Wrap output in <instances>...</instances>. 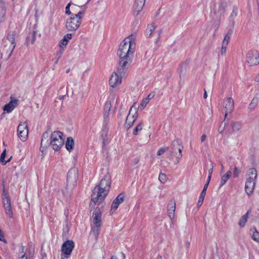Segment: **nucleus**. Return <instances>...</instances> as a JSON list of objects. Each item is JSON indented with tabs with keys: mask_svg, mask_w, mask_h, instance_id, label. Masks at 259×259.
<instances>
[{
	"mask_svg": "<svg viewBox=\"0 0 259 259\" xmlns=\"http://www.w3.org/2000/svg\"><path fill=\"white\" fill-rule=\"evenodd\" d=\"M136 47L134 35L128 36L121 42L117 51L120 67L126 68L130 65L134 57Z\"/></svg>",
	"mask_w": 259,
	"mask_h": 259,
	"instance_id": "f257e3e1",
	"label": "nucleus"
},
{
	"mask_svg": "<svg viewBox=\"0 0 259 259\" xmlns=\"http://www.w3.org/2000/svg\"><path fill=\"white\" fill-rule=\"evenodd\" d=\"M153 97V96H152L151 94H149L147 97L146 98V99H148V101H149L150 99H151Z\"/></svg>",
	"mask_w": 259,
	"mask_h": 259,
	"instance_id": "603ef678",
	"label": "nucleus"
},
{
	"mask_svg": "<svg viewBox=\"0 0 259 259\" xmlns=\"http://www.w3.org/2000/svg\"><path fill=\"white\" fill-rule=\"evenodd\" d=\"M111 107V103L110 101H107L105 104L104 110L107 111H110Z\"/></svg>",
	"mask_w": 259,
	"mask_h": 259,
	"instance_id": "4c0bfd02",
	"label": "nucleus"
},
{
	"mask_svg": "<svg viewBox=\"0 0 259 259\" xmlns=\"http://www.w3.org/2000/svg\"><path fill=\"white\" fill-rule=\"evenodd\" d=\"M241 128V124L239 122H234L232 124V128L234 131H238Z\"/></svg>",
	"mask_w": 259,
	"mask_h": 259,
	"instance_id": "f704fd0d",
	"label": "nucleus"
},
{
	"mask_svg": "<svg viewBox=\"0 0 259 259\" xmlns=\"http://www.w3.org/2000/svg\"><path fill=\"white\" fill-rule=\"evenodd\" d=\"M111 259H118L115 256H112Z\"/></svg>",
	"mask_w": 259,
	"mask_h": 259,
	"instance_id": "13d9d810",
	"label": "nucleus"
},
{
	"mask_svg": "<svg viewBox=\"0 0 259 259\" xmlns=\"http://www.w3.org/2000/svg\"><path fill=\"white\" fill-rule=\"evenodd\" d=\"M21 250H22V252H24V246H22V247H21Z\"/></svg>",
	"mask_w": 259,
	"mask_h": 259,
	"instance_id": "bf43d9fd",
	"label": "nucleus"
},
{
	"mask_svg": "<svg viewBox=\"0 0 259 259\" xmlns=\"http://www.w3.org/2000/svg\"><path fill=\"white\" fill-rule=\"evenodd\" d=\"M3 204L6 213L11 218L13 217V212L11 208L10 198L7 193L3 195Z\"/></svg>",
	"mask_w": 259,
	"mask_h": 259,
	"instance_id": "ddd939ff",
	"label": "nucleus"
},
{
	"mask_svg": "<svg viewBox=\"0 0 259 259\" xmlns=\"http://www.w3.org/2000/svg\"><path fill=\"white\" fill-rule=\"evenodd\" d=\"M0 241L6 242V241L4 238V234L2 231L0 230Z\"/></svg>",
	"mask_w": 259,
	"mask_h": 259,
	"instance_id": "de8ad7c7",
	"label": "nucleus"
},
{
	"mask_svg": "<svg viewBox=\"0 0 259 259\" xmlns=\"http://www.w3.org/2000/svg\"><path fill=\"white\" fill-rule=\"evenodd\" d=\"M110 176L106 171L99 185L95 187L92 194L91 201L95 204H99L104 200L110 188Z\"/></svg>",
	"mask_w": 259,
	"mask_h": 259,
	"instance_id": "f03ea898",
	"label": "nucleus"
},
{
	"mask_svg": "<svg viewBox=\"0 0 259 259\" xmlns=\"http://www.w3.org/2000/svg\"><path fill=\"white\" fill-rule=\"evenodd\" d=\"M148 99L144 98L142 100L139 108L141 109H143L149 103Z\"/></svg>",
	"mask_w": 259,
	"mask_h": 259,
	"instance_id": "c9c22d12",
	"label": "nucleus"
},
{
	"mask_svg": "<svg viewBox=\"0 0 259 259\" xmlns=\"http://www.w3.org/2000/svg\"><path fill=\"white\" fill-rule=\"evenodd\" d=\"M74 247V244L72 240H67L64 242L61 247V251L64 255L68 258Z\"/></svg>",
	"mask_w": 259,
	"mask_h": 259,
	"instance_id": "9b49d317",
	"label": "nucleus"
},
{
	"mask_svg": "<svg viewBox=\"0 0 259 259\" xmlns=\"http://www.w3.org/2000/svg\"><path fill=\"white\" fill-rule=\"evenodd\" d=\"M250 236L251 238L255 242L259 243V232L256 230L255 227H252L250 229Z\"/></svg>",
	"mask_w": 259,
	"mask_h": 259,
	"instance_id": "5701e85b",
	"label": "nucleus"
},
{
	"mask_svg": "<svg viewBox=\"0 0 259 259\" xmlns=\"http://www.w3.org/2000/svg\"><path fill=\"white\" fill-rule=\"evenodd\" d=\"M73 146L74 141L73 139L71 137L68 138L65 145L66 149L70 151L71 149H72Z\"/></svg>",
	"mask_w": 259,
	"mask_h": 259,
	"instance_id": "c85d7f7f",
	"label": "nucleus"
},
{
	"mask_svg": "<svg viewBox=\"0 0 259 259\" xmlns=\"http://www.w3.org/2000/svg\"><path fill=\"white\" fill-rule=\"evenodd\" d=\"M138 109L134 105L131 108L129 113L127 115L124 126L127 129H129L134 124L135 121L138 117Z\"/></svg>",
	"mask_w": 259,
	"mask_h": 259,
	"instance_id": "1a4fd4ad",
	"label": "nucleus"
},
{
	"mask_svg": "<svg viewBox=\"0 0 259 259\" xmlns=\"http://www.w3.org/2000/svg\"><path fill=\"white\" fill-rule=\"evenodd\" d=\"M246 63L249 66H254L259 64V52L256 50L248 51L246 55Z\"/></svg>",
	"mask_w": 259,
	"mask_h": 259,
	"instance_id": "6e6552de",
	"label": "nucleus"
},
{
	"mask_svg": "<svg viewBox=\"0 0 259 259\" xmlns=\"http://www.w3.org/2000/svg\"><path fill=\"white\" fill-rule=\"evenodd\" d=\"M143 123L142 122L139 123L134 128L133 131V134L134 135H138L139 133L143 130Z\"/></svg>",
	"mask_w": 259,
	"mask_h": 259,
	"instance_id": "2f4dec72",
	"label": "nucleus"
},
{
	"mask_svg": "<svg viewBox=\"0 0 259 259\" xmlns=\"http://www.w3.org/2000/svg\"><path fill=\"white\" fill-rule=\"evenodd\" d=\"M179 154H182V149L181 148H179Z\"/></svg>",
	"mask_w": 259,
	"mask_h": 259,
	"instance_id": "4d7b16f0",
	"label": "nucleus"
},
{
	"mask_svg": "<svg viewBox=\"0 0 259 259\" xmlns=\"http://www.w3.org/2000/svg\"><path fill=\"white\" fill-rule=\"evenodd\" d=\"M225 126H226L225 123H224L223 122H222L218 128V132L220 133H222L225 128Z\"/></svg>",
	"mask_w": 259,
	"mask_h": 259,
	"instance_id": "58836bf2",
	"label": "nucleus"
},
{
	"mask_svg": "<svg viewBox=\"0 0 259 259\" xmlns=\"http://www.w3.org/2000/svg\"><path fill=\"white\" fill-rule=\"evenodd\" d=\"M89 1H90V0H88V2H89Z\"/></svg>",
	"mask_w": 259,
	"mask_h": 259,
	"instance_id": "052dcab7",
	"label": "nucleus"
},
{
	"mask_svg": "<svg viewBox=\"0 0 259 259\" xmlns=\"http://www.w3.org/2000/svg\"><path fill=\"white\" fill-rule=\"evenodd\" d=\"M84 8V7L83 6L80 7L75 5H73L72 6L71 9L73 13H74L73 14H77L79 11H81L83 12L82 9H83Z\"/></svg>",
	"mask_w": 259,
	"mask_h": 259,
	"instance_id": "473e14b6",
	"label": "nucleus"
},
{
	"mask_svg": "<svg viewBox=\"0 0 259 259\" xmlns=\"http://www.w3.org/2000/svg\"><path fill=\"white\" fill-rule=\"evenodd\" d=\"M259 102V98L257 96H255L252 99L250 103L248 106V109L250 111L254 110L255 107L257 106Z\"/></svg>",
	"mask_w": 259,
	"mask_h": 259,
	"instance_id": "b1692460",
	"label": "nucleus"
},
{
	"mask_svg": "<svg viewBox=\"0 0 259 259\" xmlns=\"http://www.w3.org/2000/svg\"><path fill=\"white\" fill-rule=\"evenodd\" d=\"M34 252V247L32 245L29 246V253L27 254V252L25 251L23 254L21 255L20 259H28L32 257L33 253Z\"/></svg>",
	"mask_w": 259,
	"mask_h": 259,
	"instance_id": "a878e982",
	"label": "nucleus"
},
{
	"mask_svg": "<svg viewBox=\"0 0 259 259\" xmlns=\"http://www.w3.org/2000/svg\"><path fill=\"white\" fill-rule=\"evenodd\" d=\"M207 97V93H206V91L205 90H204V94H203V97L204 99H206Z\"/></svg>",
	"mask_w": 259,
	"mask_h": 259,
	"instance_id": "864d4df0",
	"label": "nucleus"
},
{
	"mask_svg": "<svg viewBox=\"0 0 259 259\" xmlns=\"http://www.w3.org/2000/svg\"><path fill=\"white\" fill-rule=\"evenodd\" d=\"M89 1H90V0H88V2H89Z\"/></svg>",
	"mask_w": 259,
	"mask_h": 259,
	"instance_id": "680f3d73",
	"label": "nucleus"
},
{
	"mask_svg": "<svg viewBox=\"0 0 259 259\" xmlns=\"http://www.w3.org/2000/svg\"><path fill=\"white\" fill-rule=\"evenodd\" d=\"M6 156V149H5L3 153L1 154V157H0V161L2 163V164L3 165H5L6 164V163L9 161H11V159L12 158V156L10 157L8 160H5V157Z\"/></svg>",
	"mask_w": 259,
	"mask_h": 259,
	"instance_id": "c756f323",
	"label": "nucleus"
},
{
	"mask_svg": "<svg viewBox=\"0 0 259 259\" xmlns=\"http://www.w3.org/2000/svg\"><path fill=\"white\" fill-rule=\"evenodd\" d=\"M155 28L156 26L153 24L148 25L145 31L146 36L150 37L155 30Z\"/></svg>",
	"mask_w": 259,
	"mask_h": 259,
	"instance_id": "cd10ccee",
	"label": "nucleus"
},
{
	"mask_svg": "<svg viewBox=\"0 0 259 259\" xmlns=\"http://www.w3.org/2000/svg\"><path fill=\"white\" fill-rule=\"evenodd\" d=\"M239 174H240L239 170L238 169L237 167H235L234 168V172H233L234 177L235 178H237L239 176Z\"/></svg>",
	"mask_w": 259,
	"mask_h": 259,
	"instance_id": "c03bdc74",
	"label": "nucleus"
},
{
	"mask_svg": "<svg viewBox=\"0 0 259 259\" xmlns=\"http://www.w3.org/2000/svg\"><path fill=\"white\" fill-rule=\"evenodd\" d=\"M15 35L16 34L14 32H10L8 34L6 40L5 42H7V44L16 47Z\"/></svg>",
	"mask_w": 259,
	"mask_h": 259,
	"instance_id": "4be33fe9",
	"label": "nucleus"
},
{
	"mask_svg": "<svg viewBox=\"0 0 259 259\" xmlns=\"http://www.w3.org/2000/svg\"><path fill=\"white\" fill-rule=\"evenodd\" d=\"M15 46L7 44V42H4L3 51L5 53L7 57V59H9L11 57L12 54L15 48Z\"/></svg>",
	"mask_w": 259,
	"mask_h": 259,
	"instance_id": "a211bd4d",
	"label": "nucleus"
},
{
	"mask_svg": "<svg viewBox=\"0 0 259 259\" xmlns=\"http://www.w3.org/2000/svg\"><path fill=\"white\" fill-rule=\"evenodd\" d=\"M224 106L225 110V118H226L228 113H231L234 109V101L231 98H228L224 102Z\"/></svg>",
	"mask_w": 259,
	"mask_h": 259,
	"instance_id": "4468645a",
	"label": "nucleus"
},
{
	"mask_svg": "<svg viewBox=\"0 0 259 259\" xmlns=\"http://www.w3.org/2000/svg\"><path fill=\"white\" fill-rule=\"evenodd\" d=\"M126 67H119L113 72L109 79V85L112 88H116L122 82V78L124 77L126 73Z\"/></svg>",
	"mask_w": 259,
	"mask_h": 259,
	"instance_id": "423d86ee",
	"label": "nucleus"
},
{
	"mask_svg": "<svg viewBox=\"0 0 259 259\" xmlns=\"http://www.w3.org/2000/svg\"><path fill=\"white\" fill-rule=\"evenodd\" d=\"M72 38V34L70 33H67L64 35L63 38L59 42L58 46L61 49V54H62L63 51L65 49L66 46L67 45L68 41Z\"/></svg>",
	"mask_w": 259,
	"mask_h": 259,
	"instance_id": "dca6fc26",
	"label": "nucleus"
},
{
	"mask_svg": "<svg viewBox=\"0 0 259 259\" xmlns=\"http://www.w3.org/2000/svg\"><path fill=\"white\" fill-rule=\"evenodd\" d=\"M257 176V171L254 168H250L247 171L245 189L249 195L252 193L254 189Z\"/></svg>",
	"mask_w": 259,
	"mask_h": 259,
	"instance_id": "39448f33",
	"label": "nucleus"
},
{
	"mask_svg": "<svg viewBox=\"0 0 259 259\" xmlns=\"http://www.w3.org/2000/svg\"><path fill=\"white\" fill-rule=\"evenodd\" d=\"M71 6V4L69 3L67 4V5L66 7L65 8V13L66 14L71 15V12L70 10V7Z\"/></svg>",
	"mask_w": 259,
	"mask_h": 259,
	"instance_id": "37998d69",
	"label": "nucleus"
},
{
	"mask_svg": "<svg viewBox=\"0 0 259 259\" xmlns=\"http://www.w3.org/2000/svg\"><path fill=\"white\" fill-rule=\"evenodd\" d=\"M124 200V196L122 194L118 195L116 198L113 200L111 206V210L115 211Z\"/></svg>",
	"mask_w": 259,
	"mask_h": 259,
	"instance_id": "f3484780",
	"label": "nucleus"
},
{
	"mask_svg": "<svg viewBox=\"0 0 259 259\" xmlns=\"http://www.w3.org/2000/svg\"><path fill=\"white\" fill-rule=\"evenodd\" d=\"M104 119H107L110 117V111H107L106 110H104Z\"/></svg>",
	"mask_w": 259,
	"mask_h": 259,
	"instance_id": "49530a36",
	"label": "nucleus"
},
{
	"mask_svg": "<svg viewBox=\"0 0 259 259\" xmlns=\"http://www.w3.org/2000/svg\"><path fill=\"white\" fill-rule=\"evenodd\" d=\"M159 180L161 183H165L166 181V176L163 173H160L159 176Z\"/></svg>",
	"mask_w": 259,
	"mask_h": 259,
	"instance_id": "e433bc0d",
	"label": "nucleus"
},
{
	"mask_svg": "<svg viewBox=\"0 0 259 259\" xmlns=\"http://www.w3.org/2000/svg\"><path fill=\"white\" fill-rule=\"evenodd\" d=\"M232 174V172L231 171H228L224 175H223L221 178V183L220 185V187H221L224 186L225 183L228 181L229 179L230 178Z\"/></svg>",
	"mask_w": 259,
	"mask_h": 259,
	"instance_id": "393cba45",
	"label": "nucleus"
},
{
	"mask_svg": "<svg viewBox=\"0 0 259 259\" xmlns=\"http://www.w3.org/2000/svg\"><path fill=\"white\" fill-rule=\"evenodd\" d=\"M208 185H209V184H208V183H205V184L204 186L203 189V190H202L200 195H203V196L205 195L206 189H207V188L208 187Z\"/></svg>",
	"mask_w": 259,
	"mask_h": 259,
	"instance_id": "a19ab883",
	"label": "nucleus"
},
{
	"mask_svg": "<svg viewBox=\"0 0 259 259\" xmlns=\"http://www.w3.org/2000/svg\"><path fill=\"white\" fill-rule=\"evenodd\" d=\"M18 135L22 141H25L27 139L28 128L27 124L25 122L20 123L17 128Z\"/></svg>",
	"mask_w": 259,
	"mask_h": 259,
	"instance_id": "9d476101",
	"label": "nucleus"
},
{
	"mask_svg": "<svg viewBox=\"0 0 259 259\" xmlns=\"http://www.w3.org/2000/svg\"><path fill=\"white\" fill-rule=\"evenodd\" d=\"M175 209H176L175 204L171 205V206H169L168 209V215L171 220H173L175 218Z\"/></svg>",
	"mask_w": 259,
	"mask_h": 259,
	"instance_id": "7c9ffc66",
	"label": "nucleus"
},
{
	"mask_svg": "<svg viewBox=\"0 0 259 259\" xmlns=\"http://www.w3.org/2000/svg\"><path fill=\"white\" fill-rule=\"evenodd\" d=\"M61 259H67L66 258V255H64L63 253L61 255Z\"/></svg>",
	"mask_w": 259,
	"mask_h": 259,
	"instance_id": "5fc2aeb1",
	"label": "nucleus"
},
{
	"mask_svg": "<svg viewBox=\"0 0 259 259\" xmlns=\"http://www.w3.org/2000/svg\"><path fill=\"white\" fill-rule=\"evenodd\" d=\"M61 259H67L66 258V255H64L63 253L61 255Z\"/></svg>",
	"mask_w": 259,
	"mask_h": 259,
	"instance_id": "6e6d98bb",
	"label": "nucleus"
},
{
	"mask_svg": "<svg viewBox=\"0 0 259 259\" xmlns=\"http://www.w3.org/2000/svg\"><path fill=\"white\" fill-rule=\"evenodd\" d=\"M230 39V36L228 34H227L225 36L224 39L222 41V48H221V54L223 56L225 55L226 54L227 48Z\"/></svg>",
	"mask_w": 259,
	"mask_h": 259,
	"instance_id": "aec40b11",
	"label": "nucleus"
},
{
	"mask_svg": "<svg viewBox=\"0 0 259 259\" xmlns=\"http://www.w3.org/2000/svg\"><path fill=\"white\" fill-rule=\"evenodd\" d=\"M145 0H135L133 9V13L135 16H137L142 11L145 5Z\"/></svg>",
	"mask_w": 259,
	"mask_h": 259,
	"instance_id": "2eb2a0df",
	"label": "nucleus"
},
{
	"mask_svg": "<svg viewBox=\"0 0 259 259\" xmlns=\"http://www.w3.org/2000/svg\"><path fill=\"white\" fill-rule=\"evenodd\" d=\"M182 157V154H179L178 156L177 157V163H179V160L181 159Z\"/></svg>",
	"mask_w": 259,
	"mask_h": 259,
	"instance_id": "3c124183",
	"label": "nucleus"
},
{
	"mask_svg": "<svg viewBox=\"0 0 259 259\" xmlns=\"http://www.w3.org/2000/svg\"><path fill=\"white\" fill-rule=\"evenodd\" d=\"M6 15V4L0 0V21L4 20Z\"/></svg>",
	"mask_w": 259,
	"mask_h": 259,
	"instance_id": "412c9836",
	"label": "nucleus"
},
{
	"mask_svg": "<svg viewBox=\"0 0 259 259\" xmlns=\"http://www.w3.org/2000/svg\"><path fill=\"white\" fill-rule=\"evenodd\" d=\"M102 225V213L100 210H96L93 212L92 219L91 233L97 237L100 233V229Z\"/></svg>",
	"mask_w": 259,
	"mask_h": 259,
	"instance_id": "0eeeda50",
	"label": "nucleus"
},
{
	"mask_svg": "<svg viewBox=\"0 0 259 259\" xmlns=\"http://www.w3.org/2000/svg\"><path fill=\"white\" fill-rule=\"evenodd\" d=\"M206 136L205 135H202L201 137V141L203 142L206 139Z\"/></svg>",
	"mask_w": 259,
	"mask_h": 259,
	"instance_id": "09e8293b",
	"label": "nucleus"
},
{
	"mask_svg": "<svg viewBox=\"0 0 259 259\" xmlns=\"http://www.w3.org/2000/svg\"><path fill=\"white\" fill-rule=\"evenodd\" d=\"M228 2L227 1H224V2H221V3L220 4L219 8V11L221 13H224L225 11V8L227 6Z\"/></svg>",
	"mask_w": 259,
	"mask_h": 259,
	"instance_id": "72a5a7b5",
	"label": "nucleus"
},
{
	"mask_svg": "<svg viewBox=\"0 0 259 259\" xmlns=\"http://www.w3.org/2000/svg\"><path fill=\"white\" fill-rule=\"evenodd\" d=\"M84 13L79 11L77 14H72L66 20L65 26L68 31H75L80 26Z\"/></svg>",
	"mask_w": 259,
	"mask_h": 259,
	"instance_id": "20e7f679",
	"label": "nucleus"
},
{
	"mask_svg": "<svg viewBox=\"0 0 259 259\" xmlns=\"http://www.w3.org/2000/svg\"><path fill=\"white\" fill-rule=\"evenodd\" d=\"M78 179V171L75 168H71L68 172L67 181L70 185L74 186Z\"/></svg>",
	"mask_w": 259,
	"mask_h": 259,
	"instance_id": "f8f14e48",
	"label": "nucleus"
},
{
	"mask_svg": "<svg viewBox=\"0 0 259 259\" xmlns=\"http://www.w3.org/2000/svg\"><path fill=\"white\" fill-rule=\"evenodd\" d=\"M248 218V211H247L244 215L242 216L240 219L238 225L241 228L244 227L247 221Z\"/></svg>",
	"mask_w": 259,
	"mask_h": 259,
	"instance_id": "bb28decb",
	"label": "nucleus"
},
{
	"mask_svg": "<svg viewBox=\"0 0 259 259\" xmlns=\"http://www.w3.org/2000/svg\"><path fill=\"white\" fill-rule=\"evenodd\" d=\"M18 100H12L8 104L4 106V110L8 113L11 112L18 105Z\"/></svg>",
	"mask_w": 259,
	"mask_h": 259,
	"instance_id": "6ab92c4d",
	"label": "nucleus"
},
{
	"mask_svg": "<svg viewBox=\"0 0 259 259\" xmlns=\"http://www.w3.org/2000/svg\"><path fill=\"white\" fill-rule=\"evenodd\" d=\"M212 168H211V169H210L208 171V178H207V180L206 182V183H208V184L210 182V179H211V175H212Z\"/></svg>",
	"mask_w": 259,
	"mask_h": 259,
	"instance_id": "a18cd8bd",
	"label": "nucleus"
},
{
	"mask_svg": "<svg viewBox=\"0 0 259 259\" xmlns=\"http://www.w3.org/2000/svg\"><path fill=\"white\" fill-rule=\"evenodd\" d=\"M204 196H205L201 195H200L199 200L198 201V206H200L202 204L203 200H204Z\"/></svg>",
	"mask_w": 259,
	"mask_h": 259,
	"instance_id": "79ce46f5",
	"label": "nucleus"
},
{
	"mask_svg": "<svg viewBox=\"0 0 259 259\" xmlns=\"http://www.w3.org/2000/svg\"><path fill=\"white\" fill-rule=\"evenodd\" d=\"M254 80L259 84V73L255 77Z\"/></svg>",
	"mask_w": 259,
	"mask_h": 259,
	"instance_id": "8fccbe9b",
	"label": "nucleus"
},
{
	"mask_svg": "<svg viewBox=\"0 0 259 259\" xmlns=\"http://www.w3.org/2000/svg\"><path fill=\"white\" fill-rule=\"evenodd\" d=\"M63 144L64 140L61 132H54L50 136L48 132H45L42 137L40 149L43 151L51 145L55 151H58Z\"/></svg>",
	"mask_w": 259,
	"mask_h": 259,
	"instance_id": "7ed1b4c3",
	"label": "nucleus"
},
{
	"mask_svg": "<svg viewBox=\"0 0 259 259\" xmlns=\"http://www.w3.org/2000/svg\"><path fill=\"white\" fill-rule=\"evenodd\" d=\"M167 148H161L158 150L157 154L158 155H161L166 151H167Z\"/></svg>",
	"mask_w": 259,
	"mask_h": 259,
	"instance_id": "ea45409f",
	"label": "nucleus"
}]
</instances>
